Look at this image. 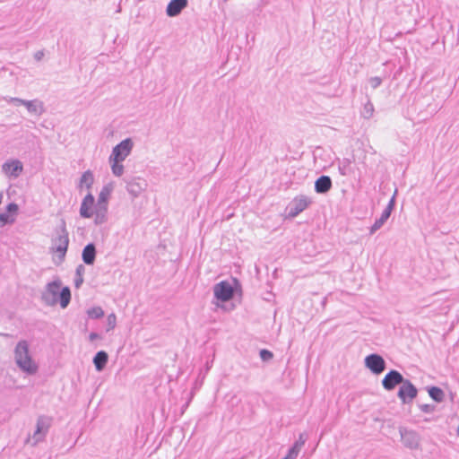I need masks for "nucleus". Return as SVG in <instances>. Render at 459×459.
<instances>
[{
  "label": "nucleus",
  "mask_w": 459,
  "mask_h": 459,
  "mask_svg": "<svg viewBox=\"0 0 459 459\" xmlns=\"http://www.w3.org/2000/svg\"><path fill=\"white\" fill-rule=\"evenodd\" d=\"M133 148V143L130 139L122 141L119 144L114 147L109 162L114 175L119 177L123 174L124 166L121 164L123 160L130 154Z\"/></svg>",
  "instance_id": "1"
},
{
  "label": "nucleus",
  "mask_w": 459,
  "mask_h": 459,
  "mask_svg": "<svg viewBox=\"0 0 459 459\" xmlns=\"http://www.w3.org/2000/svg\"><path fill=\"white\" fill-rule=\"evenodd\" d=\"M80 215L82 218H93L97 223L102 222L106 217V213L100 214L99 204L95 203L94 196L91 194H88L82 200Z\"/></svg>",
  "instance_id": "2"
},
{
  "label": "nucleus",
  "mask_w": 459,
  "mask_h": 459,
  "mask_svg": "<svg viewBox=\"0 0 459 459\" xmlns=\"http://www.w3.org/2000/svg\"><path fill=\"white\" fill-rule=\"evenodd\" d=\"M69 245L68 233L65 227L61 229L58 234L55 237L52 241L51 250L54 255V259L58 264L63 262L65 259L67 248Z\"/></svg>",
  "instance_id": "3"
},
{
  "label": "nucleus",
  "mask_w": 459,
  "mask_h": 459,
  "mask_svg": "<svg viewBox=\"0 0 459 459\" xmlns=\"http://www.w3.org/2000/svg\"><path fill=\"white\" fill-rule=\"evenodd\" d=\"M15 360L24 372L29 373V342L27 341H22L17 344Z\"/></svg>",
  "instance_id": "4"
},
{
  "label": "nucleus",
  "mask_w": 459,
  "mask_h": 459,
  "mask_svg": "<svg viewBox=\"0 0 459 459\" xmlns=\"http://www.w3.org/2000/svg\"><path fill=\"white\" fill-rule=\"evenodd\" d=\"M213 291L215 298L223 302L231 299L234 294V290L231 284L226 281L217 283L214 286Z\"/></svg>",
  "instance_id": "5"
},
{
  "label": "nucleus",
  "mask_w": 459,
  "mask_h": 459,
  "mask_svg": "<svg viewBox=\"0 0 459 459\" xmlns=\"http://www.w3.org/2000/svg\"><path fill=\"white\" fill-rule=\"evenodd\" d=\"M366 367L374 374H380L385 370V363L384 359L377 354H371L365 359Z\"/></svg>",
  "instance_id": "6"
},
{
  "label": "nucleus",
  "mask_w": 459,
  "mask_h": 459,
  "mask_svg": "<svg viewBox=\"0 0 459 459\" xmlns=\"http://www.w3.org/2000/svg\"><path fill=\"white\" fill-rule=\"evenodd\" d=\"M417 395V389L409 381H403L402 385L398 392L399 398L403 403H410Z\"/></svg>",
  "instance_id": "7"
},
{
  "label": "nucleus",
  "mask_w": 459,
  "mask_h": 459,
  "mask_svg": "<svg viewBox=\"0 0 459 459\" xmlns=\"http://www.w3.org/2000/svg\"><path fill=\"white\" fill-rule=\"evenodd\" d=\"M403 381V376L396 370H391L387 373L383 381V386L386 390H393L397 385L402 384Z\"/></svg>",
  "instance_id": "8"
},
{
  "label": "nucleus",
  "mask_w": 459,
  "mask_h": 459,
  "mask_svg": "<svg viewBox=\"0 0 459 459\" xmlns=\"http://www.w3.org/2000/svg\"><path fill=\"white\" fill-rule=\"evenodd\" d=\"M2 170L8 177L17 178L22 171V163L18 160L6 161L3 164Z\"/></svg>",
  "instance_id": "9"
},
{
  "label": "nucleus",
  "mask_w": 459,
  "mask_h": 459,
  "mask_svg": "<svg viewBox=\"0 0 459 459\" xmlns=\"http://www.w3.org/2000/svg\"><path fill=\"white\" fill-rule=\"evenodd\" d=\"M51 420L47 417H40L37 421L36 430L34 432V438L36 441H40L48 433L50 428Z\"/></svg>",
  "instance_id": "10"
},
{
  "label": "nucleus",
  "mask_w": 459,
  "mask_h": 459,
  "mask_svg": "<svg viewBox=\"0 0 459 459\" xmlns=\"http://www.w3.org/2000/svg\"><path fill=\"white\" fill-rule=\"evenodd\" d=\"M187 5V0H171L167 6V14L170 17L178 15Z\"/></svg>",
  "instance_id": "11"
},
{
  "label": "nucleus",
  "mask_w": 459,
  "mask_h": 459,
  "mask_svg": "<svg viewBox=\"0 0 459 459\" xmlns=\"http://www.w3.org/2000/svg\"><path fill=\"white\" fill-rule=\"evenodd\" d=\"M110 195V189L108 187H104L98 199L99 204V212L101 213H107L108 211V201Z\"/></svg>",
  "instance_id": "12"
},
{
  "label": "nucleus",
  "mask_w": 459,
  "mask_h": 459,
  "mask_svg": "<svg viewBox=\"0 0 459 459\" xmlns=\"http://www.w3.org/2000/svg\"><path fill=\"white\" fill-rule=\"evenodd\" d=\"M332 187L331 178L327 176H322L315 183V188L317 193H326Z\"/></svg>",
  "instance_id": "13"
},
{
  "label": "nucleus",
  "mask_w": 459,
  "mask_h": 459,
  "mask_svg": "<svg viewBox=\"0 0 459 459\" xmlns=\"http://www.w3.org/2000/svg\"><path fill=\"white\" fill-rule=\"evenodd\" d=\"M82 260L86 264H92L96 257V249L93 244H88L82 251Z\"/></svg>",
  "instance_id": "14"
},
{
  "label": "nucleus",
  "mask_w": 459,
  "mask_h": 459,
  "mask_svg": "<svg viewBox=\"0 0 459 459\" xmlns=\"http://www.w3.org/2000/svg\"><path fill=\"white\" fill-rule=\"evenodd\" d=\"M108 356L107 352H105L103 351H99L95 355L94 359H93L96 369L99 371L102 370L108 362Z\"/></svg>",
  "instance_id": "15"
},
{
  "label": "nucleus",
  "mask_w": 459,
  "mask_h": 459,
  "mask_svg": "<svg viewBox=\"0 0 459 459\" xmlns=\"http://www.w3.org/2000/svg\"><path fill=\"white\" fill-rule=\"evenodd\" d=\"M94 182V178H93V175L91 171H85L81 179H80V183H79V187L80 188H87V189H90L92 186Z\"/></svg>",
  "instance_id": "16"
},
{
  "label": "nucleus",
  "mask_w": 459,
  "mask_h": 459,
  "mask_svg": "<svg viewBox=\"0 0 459 459\" xmlns=\"http://www.w3.org/2000/svg\"><path fill=\"white\" fill-rule=\"evenodd\" d=\"M71 300V291L68 287H65L62 289L59 294V303L60 306L65 308L68 306Z\"/></svg>",
  "instance_id": "17"
},
{
  "label": "nucleus",
  "mask_w": 459,
  "mask_h": 459,
  "mask_svg": "<svg viewBox=\"0 0 459 459\" xmlns=\"http://www.w3.org/2000/svg\"><path fill=\"white\" fill-rule=\"evenodd\" d=\"M429 394L436 402H441L444 399V392L439 387H431L429 390Z\"/></svg>",
  "instance_id": "18"
},
{
  "label": "nucleus",
  "mask_w": 459,
  "mask_h": 459,
  "mask_svg": "<svg viewBox=\"0 0 459 459\" xmlns=\"http://www.w3.org/2000/svg\"><path fill=\"white\" fill-rule=\"evenodd\" d=\"M60 288H61V282L58 281H55L48 284L47 291H48V293L51 294L53 297H56L58 294Z\"/></svg>",
  "instance_id": "19"
},
{
  "label": "nucleus",
  "mask_w": 459,
  "mask_h": 459,
  "mask_svg": "<svg viewBox=\"0 0 459 459\" xmlns=\"http://www.w3.org/2000/svg\"><path fill=\"white\" fill-rule=\"evenodd\" d=\"M308 204H309V202L306 198H300V199L297 200L296 206H295L296 212L293 213V215H296L299 212H302L303 210H305L307 207Z\"/></svg>",
  "instance_id": "20"
},
{
  "label": "nucleus",
  "mask_w": 459,
  "mask_h": 459,
  "mask_svg": "<svg viewBox=\"0 0 459 459\" xmlns=\"http://www.w3.org/2000/svg\"><path fill=\"white\" fill-rule=\"evenodd\" d=\"M302 443H296L293 447L290 450L285 459H294L301 448Z\"/></svg>",
  "instance_id": "21"
},
{
  "label": "nucleus",
  "mask_w": 459,
  "mask_h": 459,
  "mask_svg": "<svg viewBox=\"0 0 459 459\" xmlns=\"http://www.w3.org/2000/svg\"><path fill=\"white\" fill-rule=\"evenodd\" d=\"M88 315L91 318H99L104 316V312L100 307H93L88 310Z\"/></svg>",
  "instance_id": "22"
},
{
  "label": "nucleus",
  "mask_w": 459,
  "mask_h": 459,
  "mask_svg": "<svg viewBox=\"0 0 459 459\" xmlns=\"http://www.w3.org/2000/svg\"><path fill=\"white\" fill-rule=\"evenodd\" d=\"M13 222V219H11L7 212H0V223L5 225Z\"/></svg>",
  "instance_id": "23"
},
{
  "label": "nucleus",
  "mask_w": 459,
  "mask_h": 459,
  "mask_svg": "<svg viewBox=\"0 0 459 459\" xmlns=\"http://www.w3.org/2000/svg\"><path fill=\"white\" fill-rule=\"evenodd\" d=\"M392 209H393V201L388 204V206L385 208V210L382 213V215L380 217L381 221H385L389 218Z\"/></svg>",
  "instance_id": "24"
},
{
  "label": "nucleus",
  "mask_w": 459,
  "mask_h": 459,
  "mask_svg": "<svg viewBox=\"0 0 459 459\" xmlns=\"http://www.w3.org/2000/svg\"><path fill=\"white\" fill-rule=\"evenodd\" d=\"M82 271H83V267L82 265H80L78 268H77V274H78V279L75 281V286L78 288L80 287V285L82 284L83 279H82Z\"/></svg>",
  "instance_id": "25"
},
{
  "label": "nucleus",
  "mask_w": 459,
  "mask_h": 459,
  "mask_svg": "<svg viewBox=\"0 0 459 459\" xmlns=\"http://www.w3.org/2000/svg\"><path fill=\"white\" fill-rule=\"evenodd\" d=\"M262 359L268 360L273 358V353L267 350H262L260 352Z\"/></svg>",
  "instance_id": "26"
},
{
  "label": "nucleus",
  "mask_w": 459,
  "mask_h": 459,
  "mask_svg": "<svg viewBox=\"0 0 459 459\" xmlns=\"http://www.w3.org/2000/svg\"><path fill=\"white\" fill-rule=\"evenodd\" d=\"M18 211V205L14 203H11L9 204L7 206H6V212L9 214V213H13V212H16Z\"/></svg>",
  "instance_id": "27"
},
{
  "label": "nucleus",
  "mask_w": 459,
  "mask_h": 459,
  "mask_svg": "<svg viewBox=\"0 0 459 459\" xmlns=\"http://www.w3.org/2000/svg\"><path fill=\"white\" fill-rule=\"evenodd\" d=\"M384 222H385V221H381V220H380V219H379V220H377V221L374 223V225L372 226L371 230H372V231L377 230V229H379V228L383 225V223H384Z\"/></svg>",
  "instance_id": "28"
},
{
  "label": "nucleus",
  "mask_w": 459,
  "mask_h": 459,
  "mask_svg": "<svg viewBox=\"0 0 459 459\" xmlns=\"http://www.w3.org/2000/svg\"><path fill=\"white\" fill-rule=\"evenodd\" d=\"M14 100L17 101H21L29 109V100H19V99H14Z\"/></svg>",
  "instance_id": "29"
},
{
  "label": "nucleus",
  "mask_w": 459,
  "mask_h": 459,
  "mask_svg": "<svg viewBox=\"0 0 459 459\" xmlns=\"http://www.w3.org/2000/svg\"><path fill=\"white\" fill-rule=\"evenodd\" d=\"M25 444L29 443V436L24 440Z\"/></svg>",
  "instance_id": "30"
},
{
  "label": "nucleus",
  "mask_w": 459,
  "mask_h": 459,
  "mask_svg": "<svg viewBox=\"0 0 459 459\" xmlns=\"http://www.w3.org/2000/svg\"><path fill=\"white\" fill-rule=\"evenodd\" d=\"M36 57H37L38 59H40V55H36Z\"/></svg>",
  "instance_id": "31"
},
{
  "label": "nucleus",
  "mask_w": 459,
  "mask_h": 459,
  "mask_svg": "<svg viewBox=\"0 0 459 459\" xmlns=\"http://www.w3.org/2000/svg\"><path fill=\"white\" fill-rule=\"evenodd\" d=\"M36 57H37L38 59H40V55H36Z\"/></svg>",
  "instance_id": "32"
},
{
  "label": "nucleus",
  "mask_w": 459,
  "mask_h": 459,
  "mask_svg": "<svg viewBox=\"0 0 459 459\" xmlns=\"http://www.w3.org/2000/svg\"><path fill=\"white\" fill-rule=\"evenodd\" d=\"M91 338H95V337H96V335H95V334H91Z\"/></svg>",
  "instance_id": "33"
}]
</instances>
